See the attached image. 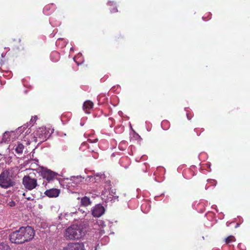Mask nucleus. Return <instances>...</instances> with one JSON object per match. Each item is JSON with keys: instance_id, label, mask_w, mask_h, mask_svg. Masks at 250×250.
I'll return each instance as SVG.
<instances>
[{"instance_id": "9d476101", "label": "nucleus", "mask_w": 250, "mask_h": 250, "mask_svg": "<svg viewBox=\"0 0 250 250\" xmlns=\"http://www.w3.org/2000/svg\"><path fill=\"white\" fill-rule=\"evenodd\" d=\"M60 193V190L57 188H51L44 192L45 195L49 197H57Z\"/></svg>"}, {"instance_id": "f03ea898", "label": "nucleus", "mask_w": 250, "mask_h": 250, "mask_svg": "<svg viewBox=\"0 0 250 250\" xmlns=\"http://www.w3.org/2000/svg\"><path fill=\"white\" fill-rule=\"evenodd\" d=\"M20 232L21 233L24 242L32 240L34 235V229L30 226L21 227L20 229Z\"/></svg>"}, {"instance_id": "1a4fd4ad", "label": "nucleus", "mask_w": 250, "mask_h": 250, "mask_svg": "<svg viewBox=\"0 0 250 250\" xmlns=\"http://www.w3.org/2000/svg\"><path fill=\"white\" fill-rule=\"evenodd\" d=\"M64 250H84V247L83 243H69Z\"/></svg>"}, {"instance_id": "ddd939ff", "label": "nucleus", "mask_w": 250, "mask_h": 250, "mask_svg": "<svg viewBox=\"0 0 250 250\" xmlns=\"http://www.w3.org/2000/svg\"><path fill=\"white\" fill-rule=\"evenodd\" d=\"M24 146L21 143H18L17 146H16L15 150L18 154H21L24 149Z\"/></svg>"}, {"instance_id": "423d86ee", "label": "nucleus", "mask_w": 250, "mask_h": 250, "mask_svg": "<svg viewBox=\"0 0 250 250\" xmlns=\"http://www.w3.org/2000/svg\"><path fill=\"white\" fill-rule=\"evenodd\" d=\"M15 182L8 176L1 174L0 175V186L4 188H8L14 186Z\"/></svg>"}, {"instance_id": "412c9836", "label": "nucleus", "mask_w": 250, "mask_h": 250, "mask_svg": "<svg viewBox=\"0 0 250 250\" xmlns=\"http://www.w3.org/2000/svg\"><path fill=\"white\" fill-rule=\"evenodd\" d=\"M58 59H56L54 61H58Z\"/></svg>"}, {"instance_id": "a211bd4d", "label": "nucleus", "mask_w": 250, "mask_h": 250, "mask_svg": "<svg viewBox=\"0 0 250 250\" xmlns=\"http://www.w3.org/2000/svg\"><path fill=\"white\" fill-rule=\"evenodd\" d=\"M89 142L92 143H96L98 141V139H95L94 140H92L91 139H88L87 140Z\"/></svg>"}, {"instance_id": "4468645a", "label": "nucleus", "mask_w": 250, "mask_h": 250, "mask_svg": "<svg viewBox=\"0 0 250 250\" xmlns=\"http://www.w3.org/2000/svg\"><path fill=\"white\" fill-rule=\"evenodd\" d=\"M108 4L109 6H113V8L111 10V12L112 13H115L117 12L118 11L117 8L116 7V4L113 1H109L108 2Z\"/></svg>"}, {"instance_id": "f8f14e48", "label": "nucleus", "mask_w": 250, "mask_h": 250, "mask_svg": "<svg viewBox=\"0 0 250 250\" xmlns=\"http://www.w3.org/2000/svg\"><path fill=\"white\" fill-rule=\"evenodd\" d=\"M91 204V201L89 197L85 196L81 199V206L86 207Z\"/></svg>"}, {"instance_id": "2eb2a0df", "label": "nucleus", "mask_w": 250, "mask_h": 250, "mask_svg": "<svg viewBox=\"0 0 250 250\" xmlns=\"http://www.w3.org/2000/svg\"><path fill=\"white\" fill-rule=\"evenodd\" d=\"M235 237L232 235H230L225 239V242L227 244H229L231 242L235 241Z\"/></svg>"}, {"instance_id": "f3484780", "label": "nucleus", "mask_w": 250, "mask_h": 250, "mask_svg": "<svg viewBox=\"0 0 250 250\" xmlns=\"http://www.w3.org/2000/svg\"><path fill=\"white\" fill-rule=\"evenodd\" d=\"M51 56L52 57L54 56V57H59V53L58 52H53L51 54Z\"/></svg>"}, {"instance_id": "7ed1b4c3", "label": "nucleus", "mask_w": 250, "mask_h": 250, "mask_svg": "<svg viewBox=\"0 0 250 250\" xmlns=\"http://www.w3.org/2000/svg\"><path fill=\"white\" fill-rule=\"evenodd\" d=\"M22 183L24 188L28 190H31L39 186L37 180L29 175L24 176L22 178Z\"/></svg>"}, {"instance_id": "5701e85b", "label": "nucleus", "mask_w": 250, "mask_h": 250, "mask_svg": "<svg viewBox=\"0 0 250 250\" xmlns=\"http://www.w3.org/2000/svg\"><path fill=\"white\" fill-rule=\"evenodd\" d=\"M27 200H30V198H27Z\"/></svg>"}, {"instance_id": "0eeeda50", "label": "nucleus", "mask_w": 250, "mask_h": 250, "mask_svg": "<svg viewBox=\"0 0 250 250\" xmlns=\"http://www.w3.org/2000/svg\"><path fill=\"white\" fill-rule=\"evenodd\" d=\"M37 139L38 138L40 142L45 141L49 136L48 132H47L45 128H40L35 133Z\"/></svg>"}, {"instance_id": "6ab92c4d", "label": "nucleus", "mask_w": 250, "mask_h": 250, "mask_svg": "<svg viewBox=\"0 0 250 250\" xmlns=\"http://www.w3.org/2000/svg\"><path fill=\"white\" fill-rule=\"evenodd\" d=\"M37 116H35V117H33L31 118L30 121L32 122H36V120H37Z\"/></svg>"}, {"instance_id": "20e7f679", "label": "nucleus", "mask_w": 250, "mask_h": 250, "mask_svg": "<svg viewBox=\"0 0 250 250\" xmlns=\"http://www.w3.org/2000/svg\"><path fill=\"white\" fill-rule=\"evenodd\" d=\"M41 173L42 178L46 179L48 182L53 181L57 176V174L56 173L45 168L42 169Z\"/></svg>"}, {"instance_id": "6e6552de", "label": "nucleus", "mask_w": 250, "mask_h": 250, "mask_svg": "<svg viewBox=\"0 0 250 250\" xmlns=\"http://www.w3.org/2000/svg\"><path fill=\"white\" fill-rule=\"evenodd\" d=\"M92 214L95 217L101 216L105 211L104 207L101 204H97L91 210Z\"/></svg>"}, {"instance_id": "39448f33", "label": "nucleus", "mask_w": 250, "mask_h": 250, "mask_svg": "<svg viewBox=\"0 0 250 250\" xmlns=\"http://www.w3.org/2000/svg\"><path fill=\"white\" fill-rule=\"evenodd\" d=\"M9 237L10 241L13 243L19 244L24 243L21 234L20 232V229L11 233Z\"/></svg>"}, {"instance_id": "b1692460", "label": "nucleus", "mask_w": 250, "mask_h": 250, "mask_svg": "<svg viewBox=\"0 0 250 250\" xmlns=\"http://www.w3.org/2000/svg\"><path fill=\"white\" fill-rule=\"evenodd\" d=\"M83 213H85V211H83Z\"/></svg>"}, {"instance_id": "f257e3e1", "label": "nucleus", "mask_w": 250, "mask_h": 250, "mask_svg": "<svg viewBox=\"0 0 250 250\" xmlns=\"http://www.w3.org/2000/svg\"><path fill=\"white\" fill-rule=\"evenodd\" d=\"M84 235L83 228L81 225L73 224L67 228L64 232V236L67 240H77Z\"/></svg>"}, {"instance_id": "dca6fc26", "label": "nucleus", "mask_w": 250, "mask_h": 250, "mask_svg": "<svg viewBox=\"0 0 250 250\" xmlns=\"http://www.w3.org/2000/svg\"><path fill=\"white\" fill-rule=\"evenodd\" d=\"M9 247L6 244H0V250H9Z\"/></svg>"}, {"instance_id": "aec40b11", "label": "nucleus", "mask_w": 250, "mask_h": 250, "mask_svg": "<svg viewBox=\"0 0 250 250\" xmlns=\"http://www.w3.org/2000/svg\"><path fill=\"white\" fill-rule=\"evenodd\" d=\"M209 181L210 182V183H211L212 184H214V185H216V181H215V180H210Z\"/></svg>"}, {"instance_id": "9b49d317", "label": "nucleus", "mask_w": 250, "mask_h": 250, "mask_svg": "<svg viewBox=\"0 0 250 250\" xmlns=\"http://www.w3.org/2000/svg\"><path fill=\"white\" fill-rule=\"evenodd\" d=\"M93 103L89 100L86 101L84 102L83 104V109L86 113L89 114L90 113V110L93 107Z\"/></svg>"}, {"instance_id": "4be33fe9", "label": "nucleus", "mask_w": 250, "mask_h": 250, "mask_svg": "<svg viewBox=\"0 0 250 250\" xmlns=\"http://www.w3.org/2000/svg\"><path fill=\"white\" fill-rule=\"evenodd\" d=\"M79 210H80V211H82V209H80V208H79Z\"/></svg>"}]
</instances>
